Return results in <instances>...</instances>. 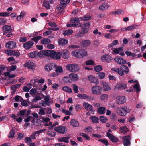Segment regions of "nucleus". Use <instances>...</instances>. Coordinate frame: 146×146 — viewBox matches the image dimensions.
<instances>
[{
	"label": "nucleus",
	"mask_w": 146,
	"mask_h": 146,
	"mask_svg": "<svg viewBox=\"0 0 146 146\" xmlns=\"http://www.w3.org/2000/svg\"><path fill=\"white\" fill-rule=\"evenodd\" d=\"M72 55L74 57L82 58L87 55V52L84 50H76L72 52Z\"/></svg>",
	"instance_id": "1"
},
{
	"label": "nucleus",
	"mask_w": 146,
	"mask_h": 146,
	"mask_svg": "<svg viewBox=\"0 0 146 146\" xmlns=\"http://www.w3.org/2000/svg\"><path fill=\"white\" fill-rule=\"evenodd\" d=\"M117 113L120 116H125L130 112V109L126 106L120 107L116 109Z\"/></svg>",
	"instance_id": "2"
},
{
	"label": "nucleus",
	"mask_w": 146,
	"mask_h": 146,
	"mask_svg": "<svg viewBox=\"0 0 146 146\" xmlns=\"http://www.w3.org/2000/svg\"><path fill=\"white\" fill-rule=\"evenodd\" d=\"M70 22L73 24H69L66 25L67 27H80L82 26V23L80 22V20L78 18H74L70 20Z\"/></svg>",
	"instance_id": "3"
},
{
	"label": "nucleus",
	"mask_w": 146,
	"mask_h": 146,
	"mask_svg": "<svg viewBox=\"0 0 146 146\" xmlns=\"http://www.w3.org/2000/svg\"><path fill=\"white\" fill-rule=\"evenodd\" d=\"M66 68L70 72H75L79 70L78 66L75 64H68L65 66Z\"/></svg>",
	"instance_id": "4"
},
{
	"label": "nucleus",
	"mask_w": 146,
	"mask_h": 146,
	"mask_svg": "<svg viewBox=\"0 0 146 146\" xmlns=\"http://www.w3.org/2000/svg\"><path fill=\"white\" fill-rule=\"evenodd\" d=\"M50 53H49L48 57L54 58L56 59H59L60 58V54L59 52H56L54 50H49Z\"/></svg>",
	"instance_id": "5"
},
{
	"label": "nucleus",
	"mask_w": 146,
	"mask_h": 146,
	"mask_svg": "<svg viewBox=\"0 0 146 146\" xmlns=\"http://www.w3.org/2000/svg\"><path fill=\"white\" fill-rule=\"evenodd\" d=\"M92 91L94 94L99 95L101 94L102 88L99 86H94L92 87Z\"/></svg>",
	"instance_id": "6"
},
{
	"label": "nucleus",
	"mask_w": 146,
	"mask_h": 146,
	"mask_svg": "<svg viewBox=\"0 0 146 146\" xmlns=\"http://www.w3.org/2000/svg\"><path fill=\"white\" fill-rule=\"evenodd\" d=\"M54 130L56 132L60 134H64L67 131V129L66 127L60 126L54 128Z\"/></svg>",
	"instance_id": "7"
},
{
	"label": "nucleus",
	"mask_w": 146,
	"mask_h": 146,
	"mask_svg": "<svg viewBox=\"0 0 146 146\" xmlns=\"http://www.w3.org/2000/svg\"><path fill=\"white\" fill-rule=\"evenodd\" d=\"M126 101V98L123 96H119L116 98V102L118 105L122 104Z\"/></svg>",
	"instance_id": "8"
},
{
	"label": "nucleus",
	"mask_w": 146,
	"mask_h": 146,
	"mask_svg": "<svg viewBox=\"0 0 146 146\" xmlns=\"http://www.w3.org/2000/svg\"><path fill=\"white\" fill-rule=\"evenodd\" d=\"M33 44V41L31 40L24 43L23 44V46L25 49L28 50L31 48Z\"/></svg>",
	"instance_id": "9"
},
{
	"label": "nucleus",
	"mask_w": 146,
	"mask_h": 146,
	"mask_svg": "<svg viewBox=\"0 0 146 146\" xmlns=\"http://www.w3.org/2000/svg\"><path fill=\"white\" fill-rule=\"evenodd\" d=\"M2 30L4 33L3 35H5L7 33H11L12 30L11 27L10 26L8 25H5L2 27Z\"/></svg>",
	"instance_id": "10"
},
{
	"label": "nucleus",
	"mask_w": 146,
	"mask_h": 146,
	"mask_svg": "<svg viewBox=\"0 0 146 146\" xmlns=\"http://www.w3.org/2000/svg\"><path fill=\"white\" fill-rule=\"evenodd\" d=\"M50 52L49 50H42L39 52L37 51V56L40 57H43L44 56H48L49 53H50Z\"/></svg>",
	"instance_id": "11"
},
{
	"label": "nucleus",
	"mask_w": 146,
	"mask_h": 146,
	"mask_svg": "<svg viewBox=\"0 0 146 146\" xmlns=\"http://www.w3.org/2000/svg\"><path fill=\"white\" fill-rule=\"evenodd\" d=\"M83 105L86 110H89L92 112L95 111V110L92 109L93 107L91 105L86 102H84L83 103Z\"/></svg>",
	"instance_id": "12"
},
{
	"label": "nucleus",
	"mask_w": 146,
	"mask_h": 146,
	"mask_svg": "<svg viewBox=\"0 0 146 146\" xmlns=\"http://www.w3.org/2000/svg\"><path fill=\"white\" fill-rule=\"evenodd\" d=\"M5 46L7 48L13 49L16 47V43L13 41H9L5 44Z\"/></svg>",
	"instance_id": "13"
},
{
	"label": "nucleus",
	"mask_w": 146,
	"mask_h": 146,
	"mask_svg": "<svg viewBox=\"0 0 146 146\" xmlns=\"http://www.w3.org/2000/svg\"><path fill=\"white\" fill-rule=\"evenodd\" d=\"M115 61L117 63L120 64H124L127 63L126 61L123 58L117 56L114 59Z\"/></svg>",
	"instance_id": "14"
},
{
	"label": "nucleus",
	"mask_w": 146,
	"mask_h": 146,
	"mask_svg": "<svg viewBox=\"0 0 146 146\" xmlns=\"http://www.w3.org/2000/svg\"><path fill=\"white\" fill-rule=\"evenodd\" d=\"M107 136L113 142L116 143L118 142V139L116 137L113 135L112 134L110 133H106Z\"/></svg>",
	"instance_id": "15"
},
{
	"label": "nucleus",
	"mask_w": 146,
	"mask_h": 146,
	"mask_svg": "<svg viewBox=\"0 0 146 146\" xmlns=\"http://www.w3.org/2000/svg\"><path fill=\"white\" fill-rule=\"evenodd\" d=\"M88 79L91 83H94L96 85L98 84L99 83L98 79L93 75H90L88 77Z\"/></svg>",
	"instance_id": "16"
},
{
	"label": "nucleus",
	"mask_w": 146,
	"mask_h": 146,
	"mask_svg": "<svg viewBox=\"0 0 146 146\" xmlns=\"http://www.w3.org/2000/svg\"><path fill=\"white\" fill-rule=\"evenodd\" d=\"M56 67V65L55 64L51 63L46 65L45 66V70L48 71Z\"/></svg>",
	"instance_id": "17"
},
{
	"label": "nucleus",
	"mask_w": 146,
	"mask_h": 146,
	"mask_svg": "<svg viewBox=\"0 0 146 146\" xmlns=\"http://www.w3.org/2000/svg\"><path fill=\"white\" fill-rule=\"evenodd\" d=\"M60 54V56L65 59H67L69 57V54L68 51V50H64L61 52Z\"/></svg>",
	"instance_id": "18"
},
{
	"label": "nucleus",
	"mask_w": 146,
	"mask_h": 146,
	"mask_svg": "<svg viewBox=\"0 0 146 146\" xmlns=\"http://www.w3.org/2000/svg\"><path fill=\"white\" fill-rule=\"evenodd\" d=\"M70 123V125L72 126L77 127H79V123L75 119H72Z\"/></svg>",
	"instance_id": "19"
},
{
	"label": "nucleus",
	"mask_w": 146,
	"mask_h": 146,
	"mask_svg": "<svg viewBox=\"0 0 146 146\" xmlns=\"http://www.w3.org/2000/svg\"><path fill=\"white\" fill-rule=\"evenodd\" d=\"M101 84L103 85V90L105 91H108L111 90V88L108 86V84L104 82H100Z\"/></svg>",
	"instance_id": "20"
},
{
	"label": "nucleus",
	"mask_w": 146,
	"mask_h": 146,
	"mask_svg": "<svg viewBox=\"0 0 146 146\" xmlns=\"http://www.w3.org/2000/svg\"><path fill=\"white\" fill-rule=\"evenodd\" d=\"M101 59L102 61H104V60L107 61L108 62H110L111 60L112 59V57L106 54L103 55L101 58Z\"/></svg>",
	"instance_id": "21"
},
{
	"label": "nucleus",
	"mask_w": 146,
	"mask_h": 146,
	"mask_svg": "<svg viewBox=\"0 0 146 146\" xmlns=\"http://www.w3.org/2000/svg\"><path fill=\"white\" fill-rule=\"evenodd\" d=\"M120 68L125 74H127L129 72V70L126 66L121 65L120 67Z\"/></svg>",
	"instance_id": "22"
},
{
	"label": "nucleus",
	"mask_w": 146,
	"mask_h": 146,
	"mask_svg": "<svg viewBox=\"0 0 146 146\" xmlns=\"http://www.w3.org/2000/svg\"><path fill=\"white\" fill-rule=\"evenodd\" d=\"M126 84L125 83L121 84H117L114 88V89H117L118 90L120 89H125L126 88Z\"/></svg>",
	"instance_id": "23"
},
{
	"label": "nucleus",
	"mask_w": 146,
	"mask_h": 146,
	"mask_svg": "<svg viewBox=\"0 0 146 146\" xmlns=\"http://www.w3.org/2000/svg\"><path fill=\"white\" fill-rule=\"evenodd\" d=\"M58 42L59 45H64L68 43V41L66 39L61 38L58 40Z\"/></svg>",
	"instance_id": "24"
},
{
	"label": "nucleus",
	"mask_w": 146,
	"mask_h": 146,
	"mask_svg": "<svg viewBox=\"0 0 146 146\" xmlns=\"http://www.w3.org/2000/svg\"><path fill=\"white\" fill-rule=\"evenodd\" d=\"M72 80L74 81H77L79 79V77L77 74L74 73H71L69 75Z\"/></svg>",
	"instance_id": "25"
},
{
	"label": "nucleus",
	"mask_w": 146,
	"mask_h": 146,
	"mask_svg": "<svg viewBox=\"0 0 146 146\" xmlns=\"http://www.w3.org/2000/svg\"><path fill=\"white\" fill-rule=\"evenodd\" d=\"M109 6L108 5L107 3H104L102 5L99 7V9L100 10H104L106 9H108Z\"/></svg>",
	"instance_id": "26"
},
{
	"label": "nucleus",
	"mask_w": 146,
	"mask_h": 146,
	"mask_svg": "<svg viewBox=\"0 0 146 146\" xmlns=\"http://www.w3.org/2000/svg\"><path fill=\"white\" fill-rule=\"evenodd\" d=\"M123 142L125 146H128L131 144L130 140L127 137H125L124 139L123 140Z\"/></svg>",
	"instance_id": "27"
},
{
	"label": "nucleus",
	"mask_w": 146,
	"mask_h": 146,
	"mask_svg": "<svg viewBox=\"0 0 146 146\" xmlns=\"http://www.w3.org/2000/svg\"><path fill=\"white\" fill-rule=\"evenodd\" d=\"M51 43V41L48 38H43L41 40V43L42 44H46L48 43Z\"/></svg>",
	"instance_id": "28"
},
{
	"label": "nucleus",
	"mask_w": 146,
	"mask_h": 146,
	"mask_svg": "<svg viewBox=\"0 0 146 146\" xmlns=\"http://www.w3.org/2000/svg\"><path fill=\"white\" fill-rule=\"evenodd\" d=\"M91 16L90 15H85L83 17H82L79 18V20H80V21H85L87 20H89L91 18Z\"/></svg>",
	"instance_id": "29"
},
{
	"label": "nucleus",
	"mask_w": 146,
	"mask_h": 146,
	"mask_svg": "<svg viewBox=\"0 0 146 146\" xmlns=\"http://www.w3.org/2000/svg\"><path fill=\"white\" fill-rule=\"evenodd\" d=\"M106 108L104 107H102L98 109L97 113L98 114H104L105 113Z\"/></svg>",
	"instance_id": "30"
},
{
	"label": "nucleus",
	"mask_w": 146,
	"mask_h": 146,
	"mask_svg": "<svg viewBox=\"0 0 146 146\" xmlns=\"http://www.w3.org/2000/svg\"><path fill=\"white\" fill-rule=\"evenodd\" d=\"M73 32V31L71 29H68L64 31L63 32V34L64 35H69L72 34Z\"/></svg>",
	"instance_id": "31"
},
{
	"label": "nucleus",
	"mask_w": 146,
	"mask_h": 146,
	"mask_svg": "<svg viewBox=\"0 0 146 146\" xmlns=\"http://www.w3.org/2000/svg\"><path fill=\"white\" fill-rule=\"evenodd\" d=\"M37 51H36L29 53V56L31 58H34L37 57Z\"/></svg>",
	"instance_id": "32"
},
{
	"label": "nucleus",
	"mask_w": 146,
	"mask_h": 146,
	"mask_svg": "<svg viewBox=\"0 0 146 146\" xmlns=\"http://www.w3.org/2000/svg\"><path fill=\"white\" fill-rule=\"evenodd\" d=\"M5 52L8 56H12L15 54V51L12 50H5Z\"/></svg>",
	"instance_id": "33"
},
{
	"label": "nucleus",
	"mask_w": 146,
	"mask_h": 146,
	"mask_svg": "<svg viewBox=\"0 0 146 146\" xmlns=\"http://www.w3.org/2000/svg\"><path fill=\"white\" fill-rule=\"evenodd\" d=\"M137 25H133L131 26H129L123 28L122 29V30L123 31H127L129 30H133L135 28V27L137 26Z\"/></svg>",
	"instance_id": "34"
},
{
	"label": "nucleus",
	"mask_w": 146,
	"mask_h": 146,
	"mask_svg": "<svg viewBox=\"0 0 146 146\" xmlns=\"http://www.w3.org/2000/svg\"><path fill=\"white\" fill-rule=\"evenodd\" d=\"M119 129L121 132L124 133L127 132L128 131V128L126 126L121 127H120Z\"/></svg>",
	"instance_id": "35"
},
{
	"label": "nucleus",
	"mask_w": 146,
	"mask_h": 146,
	"mask_svg": "<svg viewBox=\"0 0 146 146\" xmlns=\"http://www.w3.org/2000/svg\"><path fill=\"white\" fill-rule=\"evenodd\" d=\"M63 81L66 83H70L72 82V80L69 77H64L62 79Z\"/></svg>",
	"instance_id": "36"
},
{
	"label": "nucleus",
	"mask_w": 146,
	"mask_h": 146,
	"mask_svg": "<svg viewBox=\"0 0 146 146\" xmlns=\"http://www.w3.org/2000/svg\"><path fill=\"white\" fill-rule=\"evenodd\" d=\"M15 129L14 128H12L11 129V130L9 132V134L8 135V137L9 138H13L15 137L14 135L15 134Z\"/></svg>",
	"instance_id": "37"
},
{
	"label": "nucleus",
	"mask_w": 146,
	"mask_h": 146,
	"mask_svg": "<svg viewBox=\"0 0 146 146\" xmlns=\"http://www.w3.org/2000/svg\"><path fill=\"white\" fill-rule=\"evenodd\" d=\"M70 138L69 137H63L59 139L58 140L60 142H64L65 143H68V140Z\"/></svg>",
	"instance_id": "38"
},
{
	"label": "nucleus",
	"mask_w": 146,
	"mask_h": 146,
	"mask_svg": "<svg viewBox=\"0 0 146 146\" xmlns=\"http://www.w3.org/2000/svg\"><path fill=\"white\" fill-rule=\"evenodd\" d=\"M82 46L86 47L89 46L91 43V41L89 40H85L82 42Z\"/></svg>",
	"instance_id": "39"
},
{
	"label": "nucleus",
	"mask_w": 146,
	"mask_h": 146,
	"mask_svg": "<svg viewBox=\"0 0 146 146\" xmlns=\"http://www.w3.org/2000/svg\"><path fill=\"white\" fill-rule=\"evenodd\" d=\"M94 68L95 71L96 72H99L102 70V66L100 65H98L94 66Z\"/></svg>",
	"instance_id": "40"
},
{
	"label": "nucleus",
	"mask_w": 146,
	"mask_h": 146,
	"mask_svg": "<svg viewBox=\"0 0 146 146\" xmlns=\"http://www.w3.org/2000/svg\"><path fill=\"white\" fill-rule=\"evenodd\" d=\"M96 74L98 75V78L100 79H102L105 77V74L102 72H98Z\"/></svg>",
	"instance_id": "41"
},
{
	"label": "nucleus",
	"mask_w": 146,
	"mask_h": 146,
	"mask_svg": "<svg viewBox=\"0 0 146 146\" xmlns=\"http://www.w3.org/2000/svg\"><path fill=\"white\" fill-rule=\"evenodd\" d=\"M133 88L135 90V91L137 93L140 92V86L139 84H135L133 86Z\"/></svg>",
	"instance_id": "42"
},
{
	"label": "nucleus",
	"mask_w": 146,
	"mask_h": 146,
	"mask_svg": "<svg viewBox=\"0 0 146 146\" xmlns=\"http://www.w3.org/2000/svg\"><path fill=\"white\" fill-rule=\"evenodd\" d=\"M65 7V6H64L60 3L56 7L57 10L58 11H60L61 10L64 9Z\"/></svg>",
	"instance_id": "43"
},
{
	"label": "nucleus",
	"mask_w": 146,
	"mask_h": 146,
	"mask_svg": "<svg viewBox=\"0 0 146 146\" xmlns=\"http://www.w3.org/2000/svg\"><path fill=\"white\" fill-rule=\"evenodd\" d=\"M90 118L93 122L97 123L98 122L99 118L95 116H92L90 117Z\"/></svg>",
	"instance_id": "44"
},
{
	"label": "nucleus",
	"mask_w": 146,
	"mask_h": 146,
	"mask_svg": "<svg viewBox=\"0 0 146 146\" xmlns=\"http://www.w3.org/2000/svg\"><path fill=\"white\" fill-rule=\"evenodd\" d=\"M47 2L46 0H44L43 2V6L45 7L47 9H50V5Z\"/></svg>",
	"instance_id": "45"
},
{
	"label": "nucleus",
	"mask_w": 146,
	"mask_h": 146,
	"mask_svg": "<svg viewBox=\"0 0 146 146\" xmlns=\"http://www.w3.org/2000/svg\"><path fill=\"white\" fill-rule=\"evenodd\" d=\"M62 89L68 92L72 93V90L71 88L67 86H64L62 88Z\"/></svg>",
	"instance_id": "46"
},
{
	"label": "nucleus",
	"mask_w": 146,
	"mask_h": 146,
	"mask_svg": "<svg viewBox=\"0 0 146 146\" xmlns=\"http://www.w3.org/2000/svg\"><path fill=\"white\" fill-rule=\"evenodd\" d=\"M44 100L45 102L46 105L49 106L50 102V99L49 96H46L44 98Z\"/></svg>",
	"instance_id": "47"
},
{
	"label": "nucleus",
	"mask_w": 146,
	"mask_h": 146,
	"mask_svg": "<svg viewBox=\"0 0 146 146\" xmlns=\"http://www.w3.org/2000/svg\"><path fill=\"white\" fill-rule=\"evenodd\" d=\"M21 85V84H16L12 85L11 87V90H15V89L20 87Z\"/></svg>",
	"instance_id": "48"
},
{
	"label": "nucleus",
	"mask_w": 146,
	"mask_h": 146,
	"mask_svg": "<svg viewBox=\"0 0 146 146\" xmlns=\"http://www.w3.org/2000/svg\"><path fill=\"white\" fill-rule=\"evenodd\" d=\"M123 11L122 10H117V11H115L111 13V14H116L118 15L119 14H121L123 13Z\"/></svg>",
	"instance_id": "49"
},
{
	"label": "nucleus",
	"mask_w": 146,
	"mask_h": 146,
	"mask_svg": "<svg viewBox=\"0 0 146 146\" xmlns=\"http://www.w3.org/2000/svg\"><path fill=\"white\" fill-rule=\"evenodd\" d=\"M100 120L102 123H105L108 121L107 119L105 117L102 116L100 117Z\"/></svg>",
	"instance_id": "50"
},
{
	"label": "nucleus",
	"mask_w": 146,
	"mask_h": 146,
	"mask_svg": "<svg viewBox=\"0 0 146 146\" xmlns=\"http://www.w3.org/2000/svg\"><path fill=\"white\" fill-rule=\"evenodd\" d=\"M7 21V19L5 18H0V25L5 24Z\"/></svg>",
	"instance_id": "51"
},
{
	"label": "nucleus",
	"mask_w": 146,
	"mask_h": 146,
	"mask_svg": "<svg viewBox=\"0 0 146 146\" xmlns=\"http://www.w3.org/2000/svg\"><path fill=\"white\" fill-rule=\"evenodd\" d=\"M77 96L80 99H86L87 95L84 94H79L77 95Z\"/></svg>",
	"instance_id": "52"
},
{
	"label": "nucleus",
	"mask_w": 146,
	"mask_h": 146,
	"mask_svg": "<svg viewBox=\"0 0 146 146\" xmlns=\"http://www.w3.org/2000/svg\"><path fill=\"white\" fill-rule=\"evenodd\" d=\"M42 38V37L41 36H38L37 37H34L33 38H32L31 40L32 41H34L36 42L37 43L38 41Z\"/></svg>",
	"instance_id": "53"
},
{
	"label": "nucleus",
	"mask_w": 146,
	"mask_h": 146,
	"mask_svg": "<svg viewBox=\"0 0 146 146\" xmlns=\"http://www.w3.org/2000/svg\"><path fill=\"white\" fill-rule=\"evenodd\" d=\"M70 1V0H60V3L66 6V5Z\"/></svg>",
	"instance_id": "54"
},
{
	"label": "nucleus",
	"mask_w": 146,
	"mask_h": 146,
	"mask_svg": "<svg viewBox=\"0 0 146 146\" xmlns=\"http://www.w3.org/2000/svg\"><path fill=\"white\" fill-rule=\"evenodd\" d=\"M85 63L87 65H93L94 64V62L92 60H89L86 61Z\"/></svg>",
	"instance_id": "55"
},
{
	"label": "nucleus",
	"mask_w": 146,
	"mask_h": 146,
	"mask_svg": "<svg viewBox=\"0 0 146 146\" xmlns=\"http://www.w3.org/2000/svg\"><path fill=\"white\" fill-rule=\"evenodd\" d=\"M73 90L75 93H78V87L75 84L73 85Z\"/></svg>",
	"instance_id": "56"
},
{
	"label": "nucleus",
	"mask_w": 146,
	"mask_h": 146,
	"mask_svg": "<svg viewBox=\"0 0 146 146\" xmlns=\"http://www.w3.org/2000/svg\"><path fill=\"white\" fill-rule=\"evenodd\" d=\"M26 111H27L26 110H21L20 111L19 113H18L17 114V115H20L21 116H23L25 115Z\"/></svg>",
	"instance_id": "57"
},
{
	"label": "nucleus",
	"mask_w": 146,
	"mask_h": 146,
	"mask_svg": "<svg viewBox=\"0 0 146 146\" xmlns=\"http://www.w3.org/2000/svg\"><path fill=\"white\" fill-rule=\"evenodd\" d=\"M55 71L56 72H63L62 67L60 66H59L56 69Z\"/></svg>",
	"instance_id": "58"
},
{
	"label": "nucleus",
	"mask_w": 146,
	"mask_h": 146,
	"mask_svg": "<svg viewBox=\"0 0 146 146\" xmlns=\"http://www.w3.org/2000/svg\"><path fill=\"white\" fill-rule=\"evenodd\" d=\"M42 98L39 96H36L35 98L32 100L33 102H36L37 101L41 100Z\"/></svg>",
	"instance_id": "59"
},
{
	"label": "nucleus",
	"mask_w": 146,
	"mask_h": 146,
	"mask_svg": "<svg viewBox=\"0 0 146 146\" xmlns=\"http://www.w3.org/2000/svg\"><path fill=\"white\" fill-rule=\"evenodd\" d=\"M27 38L25 37H21L20 38L19 41L20 42H26Z\"/></svg>",
	"instance_id": "60"
},
{
	"label": "nucleus",
	"mask_w": 146,
	"mask_h": 146,
	"mask_svg": "<svg viewBox=\"0 0 146 146\" xmlns=\"http://www.w3.org/2000/svg\"><path fill=\"white\" fill-rule=\"evenodd\" d=\"M37 90L35 88H32L30 91V94L32 95L35 94L37 91Z\"/></svg>",
	"instance_id": "61"
},
{
	"label": "nucleus",
	"mask_w": 146,
	"mask_h": 146,
	"mask_svg": "<svg viewBox=\"0 0 146 146\" xmlns=\"http://www.w3.org/2000/svg\"><path fill=\"white\" fill-rule=\"evenodd\" d=\"M9 13L6 12L0 13V16L3 17L8 16L9 15Z\"/></svg>",
	"instance_id": "62"
},
{
	"label": "nucleus",
	"mask_w": 146,
	"mask_h": 146,
	"mask_svg": "<svg viewBox=\"0 0 146 146\" xmlns=\"http://www.w3.org/2000/svg\"><path fill=\"white\" fill-rule=\"evenodd\" d=\"M62 113H64L66 115H71V113L69 111L63 109L62 110Z\"/></svg>",
	"instance_id": "63"
},
{
	"label": "nucleus",
	"mask_w": 146,
	"mask_h": 146,
	"mask_svg": "<svg viewBox=\"0 0 146 146\" xmlns=\"http://www.w3.org/2000/svg\"><path fill=\"white\" fill-rule=\"evenodd\" d=\"M25 142L26 143H30L32 141V139L30 137H26L25 138Z\"/></svg>",
	"instance_id": "64"
}]
</instances>
